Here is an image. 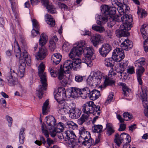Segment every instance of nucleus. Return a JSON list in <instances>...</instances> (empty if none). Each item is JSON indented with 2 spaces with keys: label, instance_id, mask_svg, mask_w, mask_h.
I'll list each match as a JSON object with an SVG mask.
<instances>
[{
  "label": "nucleus",
  "instance_id": "obj_5",
  "mask_svg": "<svg viewBox=\"0 0 148 148\" xmlns=\"http://www.w3.org/2000/svg\"><path fill=\"white\" fill-rule=\"evenodd\" d=\"M21 55V51L20 47L18 46V49L16 53V57L19 59V64L17 70L18 77L21 78L24 75L25 68L26 66V62L27 65H29L31 62L30 57L28 56L26 50H24L22 52Z\"/></svg>",
  "mask_w": 148,
  "mask_h": 148
},
{
  "label": "nucleus",
  "instance_id": "obj_10",
  "mask_svg": "<svg viewBox=\"0 0 148 148\" xmlns=\"http://www.w3.org/2000/svg\"><path fill=\"white\" fill-rule=\"evenodd\" d=\"M105 78L103 74L99 71L93 72L87 79V84L89 85L97 86L100 84L101 80Z\"/></svg>",
  "mask_w": 148,
  "mask_h": 148
},
{
  "label": "nucleus",
  "instance_id": "obj_39",
  "mask_svg": "<svg viewBox=\"0 0 148 148\" xmlns=\"http://www.w3.org/2000/svg\"><path fill=\"white\" fill-rule=\"evenodd\" d=\"M113 125L111 123H108L106 124V128L107 130V134L108 136H110L114 132L113 129Z\"/></svg>",
  "mask_w": 148,
  "mask_h": 148
},
{
  "label": "nucleus",
  "instance_id": "obj_43",
  "mask_svg": "<svg viewBox=\"0 0 148 148\" xmlns=\"http://www.w3.org/2000/svg\"><path fill=\"white\" fill-rule=\"evenodd\" d=\"M65 127V125L64 124L61 122H60L58 123L56 128L60 132L64 130Z\"/></svg>",
  "mask_w": 148,
  "mask_h": 148
},
{
  "label": "nucleus",
  "instance_id": "obj_25",
  "mask_svg": "<svg viewBox=\"0 0 148 148\" xmlns=\"http://www.w3.org/2000/svg\"><path fill=\"white\" fill-rule=\"evenodd\" d=\"M100 92L94 89L90 92L88 97L92 100H95L100 96Z\"/></svg>",
  "mask_w": 148,
  "mask_h": 148
},
{
  "label": "nucleus",
  "instance_id": "obj_23",
  "mask_svg": "<svg viewBox=\"0 0 148 148\" xmlns=\"http://www.w3.org/2000/svg\"><path fill=\"white\" fill-rule=\"evenodd\" d=\"M41 1L42 3L46 7L49 12L52 14L56 13V11L53 9V7L49 4V0H41Z\"/></svg>",
  "mask_w": 148,
  "mask_h": 148
},
{
  "label": "nucleus",
  "instance_id": "obj_59",
  "mask_svg": "<svg viewBox=\"0 0 148 148\" xmlns=\"http://www.w3.org/2000/svg\"><path fill=\"white\" fill-rule=\"evenodd\" d=\"M106 32L108 37L110 39L112 38V34L110 30H107L106 31Z\"/></svg>",
  "mask_w": 148,
  "mask_h": 148
},
{
  "label": "nucleus",
  "instance_id": "obj_11",
  "mask_svg": "<svg viewBox=\"0 0 148 148\" xmlns=\"http://www.w3.org/2000/svg\"><path fill=\"white\" fill-rule=\"evenodd\" d=\"M76 47H74L69 54L70 58L74 59L76 56H78L83 53V50L86 47V43L84 40H81L76 43Z\"/></svg>",
  "mask_w": 148,
  "mask_h": 148
},
{
  "label": "nucleus",
  "instance_id": "obj_44",
  "mask_svg": "<svg viewBox=\"0 0 148 148\" xmlns=\"http://www.w3.org/2000/svg\"><path fill=\"white\" fill-rule=\"evenodd\" d=\"M123 116L126 121H128L131 119L133 116L131 114L128 112H125L123 114Z\"/></svg>",
  "mask_w": 148,
  "mask_h": 148
},
{
  "label": "nucleus",
  "instance_id": "obj_1",
  "mask_svg": "<svg viewBox=\"0 0 148 148\" xmlns=\"http://www.w3.org/2000/svg\"><path fill=\"white\" fill-rule=\"evenodd\" d=\"M113 4H114L118 6L117 10L119 13L121 15H123L122 16L117 15V18H116L115 21L117 22H120L121 21L123 24L120 27V30H117L116 32V36L118 37L122 36L123 34L122 32H126L127 31L130 29V25H127V14H125L130 9V7L127 4L119 2L116 0L113 2Z\"/></svg>",
  "mask_w": 148,
  "mask_h": 148
},
{
  "label": "nucleus",
  "instance_id": "obj_30",
  "mask_svg": "<svg viewBox=\"0 0 148 148\" xmlns=\"http://www.w3.org/2000/svg\"><path fill=\"white\" fill-rule=\"evenodd\" d=\"M46 21L47 23L51 26H53L55 25V21L51 16L48 14L45 16Z\"/></svg>",
  "mask_w": 148,
  "mask_h": 148
},
{
  "label": "nucleus",
  "instance_id": "obj_14",
  "mask_svg": "<svg viewBox=\"0 0 148 148\" xmlns=\"http://www.w3.org/2000/svg\"><path fill=\"white\" fill-rule=\"evenodd\" d=\"M17 76V74L15 72V70L11 68L10 73H8L6 75L5 80L10 86H14L18 83Z\"/></svg>",
  "mask_w": 148,
  "mask_h": 148
},
{
  "label": "nucleus",
  "instance_id": "obj_19",
  "mask_svg": "<svg viewBox=\"0 0 148 148\" xmlns=\"http://www.w3.org/2000/svg\"><path fill=\"white\" fill-rule=\"evenodd\" d=\"M47 51L45 47H42L39 49L38 52L36 55V58L37 60H42L47 55Z\"/></svg>",
  "mask_w": 148,
  "mask_h": 148
},
{
  "label": "nucleus",
  "instance_id": "obj_7",
  "mask_svg": "<svg viewBox=\"0 0 148 148\" xmlns=\"http://www.w3.org/2000/svg\"><path fill=\"white\" fill-rule=\"evenodd\" d=\"M44 65L43 63H41L38 67V74L40 77L41 82L42 84V86H39L38 91V95L40 99L42 98L43 94L42 91L46 90L47 86L46 73L44 72Z\"/></svg>",
  "mask_w": 148,
  "mask_h": 148
},
{
  "label": "nucleus",
  "instance_id": "obj_26",
  "mask_svg": "<svg viewBox=\"0 0 148 148\" xmlns=\"http://www.w3.org/2000/svg\"><path fill=\"white\" fill-rule=\"evenodd\" d=\"M45 121H46V123L49 127V130L51 129L55 124L56 121L54 118L52 116H46L45 119Z\"/></svg>",
  "mask_w": 148,
  "mask_h": 148
},
{
  "label": "nucleus",
  "instance_id": "obj_29",
  "mask_svg": "<svg viewBox=\"0 0 148 148\" xmlns=\"http://www.w3.org/2000/svg\"><path fill=\"white\" fill-rule=\"evenodd\" d=\"M90 90L88 87L81 89L80 96L83 99H85L88 97Z\"/></svg>",
  "mask_w": 148,
  "mask_h": 148
},
{
  "label": "nucleus",
  "instance_id": "obj_62",
  "mask_svg": "<svg viewBox=\"0 0 148 148\" xmlns=\"http://www.w3.org/2000/svg\"><path fill=\"white\" fill-rule=\"evenodd\" d=\"M126 125L124 124H121L120 125V127L119 129L118 130L119 131H123L125 129Z\"/></svg>",
  "mask_w": 148,
  "mask_h": 148
},
{
  "label": "nucleus",
  "instance_id": "obj_63",
  "mask_svg": "<svg viewBox=\"0 0 148 148\" xmlns=\"http://www.w3.org/2000/svg\"><path fill=\"white\" fill-rule=\"evenodd\" d=\"M6 119L9 124H10V126H11L12 122V118L9 116H6Z\"/></svg>",
  "mask_w": 148,
  "mask_h": 148
},
{
  "label": "nucleus",
  "instance_id": "obj_54",
  "mask_svg": "<svg viewBox=\"0 0 148 148\" xmlns=\"http://www.w3.org/2000/svg\"><path fill=\"white\" fill-rule=\"evenodd\" d=\"M57 133H60V132L57 130L56 127L52 131H51L50 135L53 137L55 136Z\"/></svg>",
  "mask_w": 148,
  "mask_h": 148
},
{
  "label": "nucleus",
  "instance_id": "obj_3",
  "mask_svg": "<svg viewBox=\"0 0 148 148\" xmlns=\"http://www.w3.org/2000/svg\"><path fill=\"white\" fill-rule=\"evenodd\" d=\"M82 108L84 114L78 120L79 124L81 125L89 120L90 114H92L94 115L97 114L98 115L101 112L99 106H96L92 101L86 102L83 105Z\"/></svg>",
  "mask_w": 148,
  "mask_h": 148
},
{
  "label": "nucleus",
  "instance_id": "obj_40",
  "mask_svg": "<svg viewBox=\"0 0 148 148\" xmlns=\"http://www.w3.org/2000/svg\"><path fill=\"white\" fill-rule=\"evenodd\" d=\"M64 73H65V72L63 70V68L62 67V66L61 65L59 69L58 73V79L60 81L64 78L67 77L66 75H64Z\"/></svg>",
  "mask_w": 148,
  "mask_h": 148
},
{
  "label": "nucleus",
  "instance_id": "obj_47",
  "mask_svg": "<svg viewBox=\"0 0 148 148\" xmlns=\"http://www.w3.org/2000/svg\"><path fill=\"white\" fill-rule=\"evenodd\" d=\"M49 105V101L47 100L43 104L42 107V113L43 114H46V111Z\"/></svg>",
  "mask_w": 148,
  "mask_h": 148
},
{
  "label": "nucleus",
  "instance_id": "obj_36",
  "mask_svg": "<svg viewBox=\"0 0 148 148\" xmlns=\"http://www.w3.org/2000/svg\"><path fill=\"white\" fill-rule=\"evenodd\" d=\"M24 131L25 129L23 128H21L20 130L19 139V143L21 144H23L24 143V139L25 137L24 132Z\"/></svg>",
  "mask_w": 148,
  "mask_h": 148
},
{
  "label": "nucleus",
  "instance_id": "obj_56",
  "mask_svg": "<svg viewBox=\"0 0 148 148\" xmlns=\"http://www.w3.org/2000/svg\"><path fill=\"white\" fill-rule=\"evenodd\" d=\"M113 97V94L112 93H110L107 98V99L106 101V103L107 104L111 101L112 100Z\"/></svg>",
  "mask_w": 148,
  "mask_h": 148
},
{
  "label": "nucleus",
  "instance_id": "obj_9",
  "mask_svg": "<svg viewBox=\"0 0 148 148\" xmlns=\"http://www.w3.org/2000/svg\"><path fill=\"white\" fill-rule=\"evenodd\" d=\"M123 141H124L125 143L123 145L122 148H131L129 143L131 141V137L130 135L125 133H123L119 136V134L116 133L115 135L114 139V141L116 144L119 147Z\"/></svg>",
  "mask_w": 148,
  "mask_h": 148
},
{
  "label": "nucleus",
  "instance_id": "obj_50",
  "mask_svg": "<svg viewBox=\"0 0 148 148\" xmlns=\"http://www.w3.org/2000/svg\"><path fill=\"white\" fill-rule=\"evenodd\" d=\"M126 16L127 17V25H130V27L131 29L132 27V22L133 21L132 16L131 15H128L127 14Z\"/></svg>",
  "mask_w": 148,
  "mask_h": 148
},
{
  "label": "nucleus",
  "instance_id": "obj_12",
  "mask_svg": "<svg viewBox=\"0 0 148 148\" xmlns=\"http://www.w3.org/2000/svg\"><path fill=\"white\" fill-rule=\"evenodd\" d=\"M134 64L135 66L137 68L136 74L138 82L140 85H142L143 82L141 77L145 71V69L143 66L145 64V60L144 58H140L136 61Z\"/></svg>",
  "mask_w": 148,
  "mask_h": 148
},
{
  "label": "nucleus",
  "instance_id": "obj_60",
  "mask_svg": "<svg viewBox=\"0 0 148 148\" xmlns=\"http://www.w3.org/2000/svg\"><path fill=\"white\" fill-rule=\"evenodd\" d=\"M58 4L60 7L62 9H66L67 8V6L65 4L61 2H58Z\"/></svg>",
  "mask_w": 148,
  "mask_h": 148
},
{
  "label": "nucleus",
  "instance_id": "obj_58",
  "mask_svg": "<svg viewBox=\"0 0 148 148\" xmlns=\"http://www.w3.org/2000/svg\"><path fill=\"white\" fill-rule=\"evenodd\" d=\"M127 72L130 74H133L135 73L134 69L133 66L129 67L127 69Z\"/></svg>",
  "mask_w": 148,
  "mask_h": 148
},
{
  "label": "nucleus",
  "instance_id": "obj_15",
  "mask_svg": "<svg viewBox=\"0 0 148 148\" xmlns=\"http://www.w3.org/2000/svg\"><path fill=\"white\" fill-rule=\"evenodd\" d=\"M141 33L144 39L145 40L143 43V47L145 51L148 52V26L145 25H142L140 29Z\"/></svg>",
  "mask_w": 148,
  "mask_h": 148
},
{
  "label": "nucleus",
  "instance_id": "obj_33",
  "mask_svg": "<svg viewBox=\"0 0 148 148\" xmlns=\"http://www.w3.org/2000/svg\"><path fill=\"white\" fill-rule=\"evenodd\" d=\"M119 85L122 87V88L123 92V94L125 96H127L130 90L127 86L126 84L124 83L119 82Z\"/></svg>",
  "mask_w": 148,
  "mask_h": 148
},
{
  "label": "nucleus",
  "instance_id": "obj_8",
  "mask_svg": "<svg viewBox=\"0 0 148 148\" xmlns=\"http://www.w3.org/2000/svg\"><path fill=\"white\" fill-rule=\"evenodd\" d=\"M74 59H72L73 60H68L64 62L63 68L65 72V74H69L72 68L74 70H77V69L81 67L82 62L81 60L79 58H75Z\"/></svg>",
  "mask_w": 148,
  "mask_h": 148
},
{
  "label": "nucleus",
  "instance_id": "obj_17",
  "mask_svg": "<svg viewBox=\"0 0 148 148\" xmlns=\"http://www.w3.org/2000/svg\"><path fill=\"white\" fill-rule=\"evenodd\" d=\"M79 134L80 136L78 138V142L79 143H84L86 139L90 138V132L84 128L80 129L79 130Z\"/></svg>",
  "mask_w": 148,
  "mask_h": 148
},
{
  "label": "nucleus",
  "instance_id": "obj_20",
  "mask_svg": "<svg viewBox=\"0 0 148 148\" xmlns=\"http://www.w3.org/2000/svg\"><path fill=\"white\" fill-rule=\"evenodd\" d=\"M103 40V37L99 34H98L92 36L91 41L94 46L95 47L98 45L99 42Z\"/></svg>",
  "mask_w": 148,
  "mask_h": 148
},
{
  "label": "nucleus",
  "instance_id": "obj_51",
  "mask_svg": "<svg viewBox=\"0 0 148 148\" xmlns=\"http://www.w3.org/2000/svg\"><path fill=\"white\" fill-rule=\"evenodd\" d=\"M142 99L143 104L145 109L148 108V101H147V97H143Z\"/></svg>",
  "mask_w": 148,
  "mask_h": 148
},
{
  "label": "nucleus",
  "instance_id": "obj_52",
  "mask_svg": "<svg viewBox=\"0 0 148 148\" xmlns=\"http://www.w3.org/2000/svg\"><path fill=\"white\" fill-rule=\"evenodd\" d=\"M69 82V78L68 77H65L60 81L62 86H65L68 84Z\"/></svg>",
  "mask_w": 148,
  "mask_h": 148
},
{
  "label": "nucleus",
  "instance_id": "obj_46",
  "mask_svg": "<svg viewBox=\"0 0 148 148\" xmlns=\"http://www.w3.org/2000/svg\"><path fill=\"white\" fill-rule=\"evenodd\" d=\"M128 62L127 60H124L123 62L120 64V67L124 71V69H126L128 65Z\"/></svg>",
  "mask_w": 148,
  "mask_h": 148
},
{
  "label": "nucleus",
  "instance_id": "obj_32",
  "mask_svg": "<svg viewBox=\"0 0 148 148\" xmlns=\"http://www.w3.org/2000/svg\"><path fill=\"white\" fill-rule=\"evenodd\" d=\"M48 39L47 35L44 33H42L40 35L39 40V44L41 47L44 46L46 43Z\"/></svg>",
  "mask_w": 148,
  "mask_h": 148
},
{
  "label": "nucleus",
  "instance_id": "obj_49",
  "mask_svg": "<svg viewBox=\"0 0 148 148\" xmlns=\"http://www.w3.org/2000/svg\"><path fill=\"white\" fill-rule=\"evenodd\" d=\"M32 23L33 29L38 30L39 27L38 23L37 21L35 19H33L32 20Z\"/></svg>",
  "mask_w": 148,
  "mask_h": 148
},
{
  "label": "nucleus",
  "instance_id": "obj_21",
  "mask_svg": "<svg viewBox=\"0 0 148 148\" xmlns=\"http://www.w3.org/2000/svg\"><path fill=\"white\" fill-rule=\"evenodd\" d=\"M122 49L127 51H128L133 47L132 43L129 40H125L121 45Z\"/></svg>",
  "mask_w": 148,
  "mask_h": 148
},
{
  "label": "nucleus",
  "instance_id": "obj_38",
  "mask_svg": "<svg viewBox=\"0 0 148 148\" xmlns=\"http://www.w3.org/2000/svg\"><path fill=\"white\" fill-rule=\"evenodd\" d=\"M92 28L94 30L100 33H103L105 31L104 27L101 26L93 25L92 27Z\"/></svg>",
  "mask_w": 148,
  "mask_h": 148
},
{
  "label": "nucleus",
  "instance_id": "obj_13",
  "mask_svg": "<svg viewBox=\"0 0 148 148\" xmlns=\"http://www.w3.org/2000/svg\"><path fill=\"white\" fill-rule=\"evenodd\" d=\"M63 139L66 141H68L70 142L69 143L70 146L72 148H76L77 143L73 140H71L75 139L76 136L74 132L72 131H67L62 134Z\"/></svg>",
  "mask_w": 148,
  "mask_h": 148
},
{
  "label": "nucleus",
  "instance_id": "obj_31",
  "mask_svg": "<svg viewBox=\"0 0 148 148\" xmlns=\"http://www.w3.org/2000/svg\"><path fill=\"white\" fill-rule=\"evenodd\" d=\"M85 56H95L93 53V49L92 47H85L83 50Z\"/></svg>",
  "mask_w": 148,
  "mask_h": 148
},
{
  "label": "nucleus",
  "instance_id": "obj_2",
  "mask_svg": "<svg viewBox=\"0 0 148 148\" xmlns=\"http://www.w3.org/2000/svg\"><path fill=\"white\" fill-rule=\"evenodd\" d=\"M58 92L55 98L58 103L57 107L58 112L62 114H69L73 108L72 106L73 103L71 101L65 100L66 98V92L64 88L60 87Z\"/></svg>",
  "mask_w": 148,
  "mask_h": 148
},
{
  "label": "nucleus",
  "instance_id": "obj_41",
  "mask_svg": "<svg viewBox=\"0 0 148 148\" xmlns=\"http://www.w3.org/2000/svg\"><path fill=\"white\" fill-rule=\"evenodd\" d=\"M83 145H88V146H91V145H95V143H94V141L92 139L90 138H88L86 139L84 143H82Z\"/></svg>",
  "mask_w": 148,
  "mask_h": 148
},
{
  "label": "nucleus",
  "instance_id": "obj_22",
  "mask_svg": "<svg viewBox=\"0 0 148 148\" xmlns=\"http://www.w3.org/2000/svg\"><path fill=\"white\" fill-rule=\"evenodd\" d=\"M81 113L82 111L81 110L78 109H74L73 108L69 114V115L73 119H77L80 116Z\"/></svg>",
  "mask_w": 148,
  "mask_h": 148
},
{
  "label": "nucleus",
  "instance_id": "obj_64",
  "mask_svg": "<svg viewBox=\"0 0 148 148\" xmlns=\"http://www.w3.org/2000/svg\"><path fill=\"white\" fill-rule=\"evenodd\" d=\"M136 128V124H134L129 127V129L130 130L133 132L135 129Z\"/></svg>",
  "mask_w": 148,
  "mask_h": 148
},
{
  "label": "nucleus",
  "instance_id": "obj_42",
  "mask_svg": "<svg viewBox=\"0 0 148 148\" xmlns=\"http://www.w3.org/2000/svg\"><path fill=\"white\" fill-rule=\"evenodd\" d=\"M10 2L11 3V8L13 12L14 16H16V12L15 9H16V3L14 0H10Z\"/></svg>",
  "mask_w": 148,
  "mask_h": 148
},
{
  "label": "nucleus",
  "instance_id": "obj_27",
  "mask_svg": "<svg viewBox=\"0 0 148 148\" xmlns=\"http://www.w3.org/2000/svg\"><path fill=\"white\" fill-rule=\"evenodd\" d=\"M58 40V38L56 36H53L52 38L49 41V46L50 50L53 51L56 48V42Z\"/></svg>",
  "mask_w": 148,
  "mask_h": 148
},
{
  "label": "nucleus",
  "instance_id": "obj_55",
  "mask_svg": "<svg viewBox=\"0 0 148 148\" xmlns=\"http://www.w3.org/2000/svg\"><path fill=\"white\" fill-rule=\"evenodd\" d=\"M137 14L139 15L141 14V17L143 18L147 15V13L146 12L145 10H140V11H138L137 12Z\"/></svg>",
  "mask_w": 148,
  "mask_h": 148
},
{
  "label": "nucleus",
  "instance_id": "obj_24",
  "mask_svg": "<svg viewBox=\"0 0 148 148\" xmlns=\"http://www.w3.org/2000/svg\"><path fill=\"white\" fill-rule=\"evenodd\" d=\"M62 56L58 53H54L51 57V60L52 61L53 64L57 65L59 64L60 62Z\"/></svg>",
  "mask_w": 148,
  "mask_h": 148
},
{
  "label": "nucleus",
  "instance_id": "obj_57",
  "mask_svg": "<svg viewBox=\"0 0 148 148\" xmlns=\"http://www.w3.org/2000/svg\"><path fill=\"white\" fill-rule=\"evenodd\" d=\"M33 29L32 31V36L33 37L36 36L38 34H39V32L38 30H36Z\"/></svg>",
  "mask_w": 148,
  "mask_h": 148
},
{
  "label": "nucleus",
  "instance_id": "obj_53",
  "mask_svg": "<svg viewBox=\"0 0 148 148\" xmlns=\"http://www.w3.org/2000/svg\"><path fill=\"white\" fill-rule=\"evenodd\" d=\"M70 49V46L68 43H64L62 46V49L63 50L66 51H69Z\"/></svg>",
  "mask_w": 148,
  "mask_h": 148
},
{
  "label": "nucleus",
  "instance_id": "obj_35",
  "mask_svg": "<svg viewBox=\"0 0 148 148\" xmlns=\"http://www.w3.org/2000/svg\"><path fill=\"white\" fill-rule=\"evenodd\" d=\"M110 76L109 75L108 78H105V80L104 83V86L106 87L108 85H112L114 84L115 82L111 78H110Z\"/></svg>",
  "mask_w": 148,
  "mask_h": 148
},
{
  "label": "nucleus",
  "instance_id": "obj_61",
  "mask_svg": "<svg viewBox=\"0 0 148 148\" xmlns=\"http://www.w3.org/2000/svg\"><path fill=\"white\" fill-rule=\"evenodd\" d=\"M82 32H83L82 33V35L84 36L88 35L90 36L91 35V32L89 31L86 30H84V31H82Z\"/></svg>",
  "mask_w": 148,
  "mask_h": 148
},
{
  "label": "nucleus",
  "instance_id": "obj_18",
  "mask_svg": "<svg viewBox=\"0 0 148 148\" xmlns=\"http://www.w3.org/2000/svg\"><path fill=\"white\" fill-rule=\"evenodd\" d=\"M41 129L42 133L47 138V141L49 146L50 147V145L53 144V141L50 138H49V135L46 126L44 123H43L42 124Z\"/></svg>",
  "mask_w": 148,
  "mask_h": 148
},
{
  "label": "nucleus",
  "instance_id": "obj_37",
  "mask_svg": "<svg viewBox=\"0 0 148 148\" xmlns=\"http://www.w3.org/2000/svg\"><path fill=\"white\" fill-rule=\"evenodd\" d=\"M103 128L102 126L100 125H94L92 127V129L93 132L95 133H99L102 132Z\"/></svg>",
  "mask_w": 148,
  "mask_h": 148
},
{
  "label": "nucleus",
  "instance_id": "obj_16",
  "mask_svg": "<svg viewBox=\"0 0 148 148\" xmlns=\"http://www.w3.org/2000/svg\"><path fill=\"white\" fill-rule=\"evenodd\" d=\"M111 46L108 43L103 44L99 49L100 55L103 57H106L110 52L112 50Z\"/></svg>",
  "mask_w": 148,
  "mask_h": 148
},
{
  "label": "nucleus",
  "instance_id": "obj_34",
  "mask_svg": "<svg viewBox=\"0 0 148 148\" xmlns=\"http://www.w3.org/2000/svg\"><path fill=\"white\" fill-rule=\"evenodd\" d=\"M81 89L74 88L71 91V95L73 97H77L80 96Z\"/></svg>",
  "mask_w": 148,
  "mask_h": 148
},
{
  "label": "nucleus",
  "instance_id": "obj_28",
  "mask_svg": "<svg viewBox=\"0 0 148 148\" xmlns=\"http://www.w3.org/2000/svg\"><path fill=\"white\" fill-rule=\"evenodd\" d=\"M85 56V58L82 62L86 64L87 66L91 67L93 64L92 60L95 58V56Z\"/></svg>",
  "mask_w": 148,
  "mask_h": 148
},
{
  "label": "nucleus",
  "instance_id": "obj_4",
  "mask_svg": "<svg viewBox=\"0 0 148 148\" xmlns=\"http://www.w3.org/2000/svg\"><path fill=\"white\" fill-rule=\"evenodd\" d=\"M116 10V7H109L106 5H102L101 6V10L102 15H99L97 17V23L102 25L107 22L108 18L113 21L117 18L115 15Z\"/></svg>",
  "mask_w": 148,
  "mask_h": 148
},
{
  "label": "nucleus",
  "instance_id": "obj_45",
  "mask_svg": "<svg viewBox=\"0 0 148 148\" xmlns=\"http://www.w3.org/2000/svg\"><path fill=\"white\" fill-rule=\"evenodd\" d=\"M84 76L77 74L75 76V81L77 83H80L83 81Z\"/></svg>",
  "mask_w": 148,
  "mask_h": 148
},
{
  "label": "nucleus",
  "instance_id": "obj_48",
  "mask_svg": "<svg viewBox=\"0 0 148 148\" xmlns=\"http://www.w3.org/2000/svg\"><path fill=\"white\" fill-rule=\"evenodd\" d=\"M66 124L68 125L69 127L73 130L75 129L77 126L76 124L72 121H69L66 122Z\"/></svg>",
  "mask_w": 148,
  "mask_h": 148
},
{
  "label": "nucleus",
  "instance_id": "obj_6",
  "mask_svg": "<svg viewBox=\"0 0 148 148\" xmlns=\"http://www.w3.org/2000/svg\"><path fill=\"white\" fill-rule=\"evenodd\" d=\"M125 57L124 51L119 48L114 50L112 58H106L104 60V64L108 67H112L114 66V61L119 62Z\"/></svg>",
  "mask_w": 148,
  "mask_h": 148
}]
</instances>
